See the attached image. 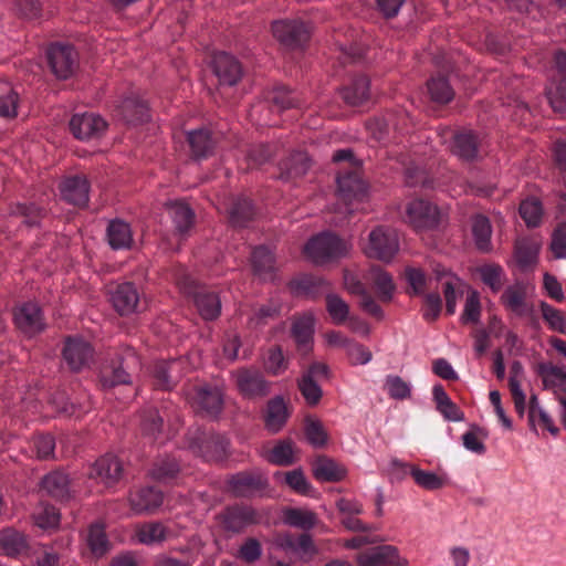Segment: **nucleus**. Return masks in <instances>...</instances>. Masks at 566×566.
<instances>
[{
    "label": "nucleus",
    "instance_id": "nucleus-1",
    "mask_svg": "<svg viewBox=\"0 0 566 566\" xmlns=\"http://www.w3.org/2000/svg\"><path fill=\"white\" fill-rule=\"evenodd\" d=\"M283 523L285 525L304 530L298 536L290 532L277 534L273 544L276 549L284 553H292L303 563H310L317 554L312 535L307 532L316 524V515L312 511H304L296 507L286 509L283 513Z\"/></svg>",
    "mask_w": 566,
    "mask_h": 566
},
{
    "label": "nucleus",
    "instance_id": "nucleus-2",
    "mask_svg": "<svg viewBox=\"0 0 566 566\" xmlns=\"http://www.w3.org/2000/svg\"><path fill=\"white\" fill-rule=\"evenodd\" d=\"M175 281L180 292L192 298L199 315L205 321H214L219 317L221 301L216 292L201 285L184 268L177 269Z\"/></svg>",
    "mask_w": 566,
    "mask_h": 566
},
{
    "label": "nucleus",
    "instance_id": "nucleus-3",
    "mask_svg": "<svg viewBox=\"0 0 566 566\" xmlns=\"http://www.w3.org/2000/svg\"><path fill=\"white\" fill-rule=\"evenodd\" d=\"M305 254L316 264H325L345 256L347 243L333 232L324 231L313 237L304 248Z\"/></svg>",
    "mask_w": 566,
    "mask_h": 566
},
{
    "label": "nucleus",
    "instance_id": "nucleus-4",
    "mask_svg": "<svg viewBox=\"0 0 566 566\" xmlns=\"http://www.w3.org/2000/svg\"><path fill=\"white\" fill-rule=\"evenodd\" d=\"M46 57L52 73L60 80L73 76L80 65L78 53L69 43H52L46 50Z\"/></svg>",
    "mask_w": 566,
    "mask_h": 566
},
{
    "label": "nucleus",
    "instance_id": "nucleus-5",
    "mask_svg": "<svg viewBox=\"0 0 566 566\" xmlns=\"http://www.w3.org/2000/svg\"><path fill=\"white\" fill-rule=\"evenodd\" d=\"M399 250V237L395 229L379 226L368 235L364 251L368 258L389 262Z\"/></svg>",
    "mask_w": 566,
    "mask_h": 566
},
{
    "label": "nucleus",
    "instance_id": "nucleus-6",
    "mask_svg": "<svg viewBox=\"0 0 566 566\" xmlns=\"http://www.w3.org/2000/svg\"><path fill=\"white\" fill-rule=\"evenodd\" d=\"M227 489L237 499H251L269 486V480L261 472L239 471L228 476Z\"/></svg>",
    "mask_w": 566,
    "mask_h": 566
},
{
    "label": "nucleus",
    "instance_id": "nucleus-7",
    "mask_svg": "<svg viewBox=\"0 0 566 566\" xmlns=\"http://www.w3.org/2000/svg\"><path fill=\"white\" fill-rule=\"evenodd\" d=\"M273 36L286 49H301L310 40V27L301 20H279L272 24Z\"/></svg>",
    "mask_w": 566,
    "mask_h": 566
},
{
    "label": "nucleus",
    "instance_id": "nucleus-8",
    "mask_svg": "<svg viewBox=\"0 0 566 566\" xmlns=\"http://www.w3.org/2000/svg\"><path fill=\"white\" fill-rule=\"evenodd\" d=\"M220 523L226 532L238 534L250 525L259 524L260 516L251 505L232 504L220 513Z\"/></svg>",
    "mask_w": 566,
    "mask_h": 566
},
{
    "label": "nucleus",
    "instance_id": "nucleus-9",
    "mask_svg": "<svg viewBox=\"0 0 566 566\" xmlns=\"http://www.w3.org/2000/svg\"><path fill=\"white\" fill-rule=\"evenodd\" d=\"M15 328L27 337H33L42 333L46 323L41 307L33 302H25L13 311Z\"/></svg>",
    "mask_w": 566,
    "mask_h": 566
},
{
    "label": "nucleus",
    "instance_id": "nucleus-10",
    "mask_svg": "<svg viewBox=\"0 0 566 566\" xmlns=\"http://www.w3.org/2000/svg\"><path fill=\"white\" fill-rule=\"evenodd\" d=\"M190 448L206 462H222L228 457L230 441L219 433H208L195 439Z\"/></svg>",
    "mask_w": 566,
    "mask_h": 566
},
{
    "label": "nucleus",
    "instance_id": "nucleus-11",
    "mask_svg": "<svg viewBox=\"0 0 566 566\" xmlns=\"http://www.w3.org/2000/svg\"><path fill=\"white\" fill-rule=\"evenodd\" d=\"M109 301L122 316L137 313L142 307L139 289L133 282L118 283L111 290Z\"/></svg>",
    "mask_w": 566,
    "mask_h": 566
},
{
    "label": "nucleus",
    "instance_id": "nucleus-12",
    "mask_svg": "<svg viewBox=\"0 0 566 566\" xmlns=\"http://www.w3.org/2000/svg\"><path fill=\"white\" fill-rule=\"evenodd\" d=\"M219 140L220 133L207 127H200L187 133L190 156L195 160H203L212 156Z\"/></svg>",
    "mask_w": 566,
    "mask_h": 566
},
{
    "label": "nucleus",
    "instance_id": "nucleus-13",
    "mask_svg": "<svg viewBox=\"0 0 566 566\" xmlns=\"http://www.w3.org/2000/svg\"><path fill=\"white\" fill-rule=\"evenodd\" d=\"M237 387L243 398L255 400L266 397L271 391V384L264 376L250 369H241L237 375Z\"/></svg>",
    "mask_w": 566,
    "mask_h": 566
},
{
    "label": "nucleus",
    "instance_id": "nucleus-14",
    "mask_svg": "<svg viewBox=\"0 0 566 566\" xmlns=\"http://www.w3.org/2000/svg\"><path fill=\"white\" fill-rule=\"evenodd\" d=\"M359 566H403L406 559L401 558L397 547L392 545H379L371 547L356 557Z\"/></svg>",
    "mask_w": 566,
    "mask_h": 566
},
{
    "label": "nucleus",
    "instance_id": "nucleus-15",
    "mask_svg": "<svg viewBox=\"0 0 566 566\" xmlns=\"http://www.w3.org/2000/svg\"><path fill=\"white\" fill-rule=\"evenodd\" d=\"M90 475L106 486L117 484L124 476V463L114 453H105L92 465Z\"/></svg>",
    "mask_w": 566,
    "mask_h": 566
},
{
    "label": "nucleus",
    "instance_id": "nucleus-16",
    "mask_svg": "<svg viewBox=\"0 0 566 566\" xmlns=\"http://www.w3.org/2000/svg\"><path fill=\"white\" fill-rule=\"evenodd\" d=\"M212 70L220 86H234L243 76L241 63L227 52H218L213 55Z\"/></svg>",
    "mask_w": 566,
    "mask_h": 566
},
{
    "label": "nucleus",
    "instance_id": "nucleus-17",
    "mask_svg": "<svg viewBox=\"0 0 566 566\" xmlns=\"http://www.w3.org/2000/svg\"><path fill=\"white\" fill-rule=\"evenodd\" d=\"M106 127V122L94 113L74 114L70 120V130L80 140L98 138Z\"/></svg>",
    "mask_w": 566,
    "mask_h": 566
},
{
    "label": "nucleus",
    "instance_id": "nucleus-18",
    "mask_svg": "<svg viewBox=\"0 0 566 566\" xmlns=\"http://www.w3.org/2000/svg\"><path fill=\"white\" fill-rule=\"evenodd\" d=\"M359 169V166H355L354 170L338 174L337 195L346 205L353 200L361 201L366 195V184L360 177Z\"/></svg>",
    "mask_w": 566,
    "mask_h": 566
},
{
    "label": "nucleus",
    "instance_id": "nucleus-19",
    "mask_svg": "<svg viewBox=\"0 0 566 566\" xmlns=\"http://www.w3.org/2000/svg\"><path fill=\"white\" fill-rule=\"evenodd\" d=\"M407 217L416 230L431 229L439 222L438 208L423 199L413 200L408 205Z\"/></svg>",
    "mask_w": 566,
    "mask_h": 566
},
{
    "label": "nucleus",
    "instance_id": "nucleus-20",
    "mask_svg": "<svg viewBox=\"0 0 566 566\" xmlns=\"http://www.w3.org/2000/svg\"><path fill=\"white\" fill-rule=\"evenodd\" d=\"M291 412L282 395H276L266 402L263 413L264 428L268 432L276 434L286 426Z\"/></svg>",
    "mask_w": 566,
    "mask_h": 566
},
{
    "label": "nucleus",
    "instance_id": "nucleus-21",
    "mask_svg": "<svg viewBox=\"0 0 566 566\" xmlns=\"http://www.w3.org/2000/svg\"><path fill=\"white\" fill-rule=\"evenodd\" d=\"M60 190L63 199L73 206L83 208L88 202L90 182L84 175L65 178L60 185Z\"/></svg>",
    "mask_w": 566,
    "mask_h": 566
},
{
    "label": "nucleus",
    "instance_id": "nucleus-22",
    "mask_svg": "<svg viewBox=\"0 0 566 566\" xmlns=\"http://www.w3.org/2000/svg\"><path fill=\"white\" fill-rule=\"evenodd\" d=\"M71 480L62 470L46 473L40 481V488L52 499L66 502L71 499Z\"/></svg>",
    "mask_w": 566,
    "mask_h": 566
},
{
    "label": "nucleus",
    "instance_id": "nucleus-23",
    "mask_svg": "<svg viewBox=\"0 0 566 566\" xmlns=\"http://www.w3.org/2000/svg\"><path fill=\"white\" fill-rule=\"evenodd\" d=\"M163 492L154 486L142 488L129 496L130 507L136 514L151 513L163 504Z\"/></svg>",
    "mask_w": 566,
    "mask_h": 566
},
{
    "label": "nucleus",
    "instance_id": "nucleus-24",
    "mask_svg": "<svg viewBox=\"0 0 566 566\" xmlns=\"http://www.w3.org/2000/svg\"><path fill=\"white\" fill-rule=\"evenodd\" d=\"M407 117L398 116L395 113H388L382 117H376L367 123V129L378 142H385L389 138L390 129L402 132Z\"/></svg>",
    "mask_w": 566,
    "mask_h": 566
},
{
    "label": "nucleus",
    "instance_id": "nucleus-25",
    "mask_svg": "<svg viewBox=\"0 0 566 566\" xmlns=\"http://www.w3.org/2000/svg\"><path fill=\"white\" fill-rule=\"evenodd\" d=\"M432 400L436 405V410L449 422H461L464 420V412L459 406L452 401L441 384H436L432 387Z\"/></svg>",
    "mask_w": 566,
    "mask_h": 566
},
{
    "label": "nucleus",
    "instance_id": "nucleus-26",
    "mask_svg": "<svg viewBox=\"0 0 566 566\" xmlns=\"http://www.w3.org/2000/svg\"><path fill=\"white\" fill-rule=\"evenodd\" d=\"M480 137L473 130H460L454 134L452 151L464 161H472L479 156Z\"/></svg>",
    "mask_w": 566,
    "mask_h": 566
},
{
    "label": "nucleus",
    "instance_id": "nucleus-27",
    "mask_svg": "<svg viewBox=\"0 0 566 566\" xmlns=\"http://www.w3.org/2000/svg\"><path fill=\"white\" fill-rule=\"evenodd\" d=\"M312 473L321 482H339L346 476L347 471L334 459L322 454L313 461Z\"/></svg>",
    "mask_w": 566,
    "mask_h": 566
},
{
    "label": "nucleus",
    "instance_id": "nucleus-28",
    "mask_svg": "<svg viewBox=\"0 0 566 566\" xmlns=\"http://www.w3.org/2000/svg\"><path fill=\"white\" fill-rule=\"evenodd\" d=\"M86 545L96 559L105 557L113 548V545L105 531V524L94 522L87 528Z\"/></svg>",
    "mask_w": 566,
    "mask_h": 566
},
{
    "label": "nucleus",
    "instance_id": "nucleus-29",
    "mask_svg": "<svg viewBox=\"0 0 566 566\" xmlns=\"http://www.w3.org/2000/svg\"><path fill=\"white\" fill-rule=\"evenodd\" d=\"M167 209L175 226L176 233L180 238L189 235L196 222L193 210L184 201L171 202L168 205Z\"/></svg>",
    "mask_w": 566,
    "mask_h": 566
},
{
    "label": "nucleus",
    "instance_id": "nucleus-30",
    "mask_svg": "<svg viewBox=\"0 0 566 566\" xmlns=\"http://www.w3.org/2000/svg\"><path fill=\"white\" fill-rule=\"evenodd\" d=\"M527 286L524 282H516L503 292L501 300L505 308L517 316H524L530 312L526 301Z\"/></svg>",
    "mask_w": 566,
    "mask_h": 566
},
{
    "label": "nucleus",
    "instance_id": "nucleus-31",
    "mask_svg": "<svg viewBox=\"0 0 566 566\" xmlns=\"http://www.w3.org/2000/svg\"><path fill=\"white\" fill-rule=\"evenodd\" d=\"M310 167V158L304 151H293L280 163L279 177L282 180H294L307 171Z\"/></svg>",
    "mask_w": 566,
    "mask_h": 566
},
{
    "label": "nucleus",
    "instance_id": "nucleus-32",
    "mask_svg": "<svg viewBox=\"0 0 566 566\" xmlns=\"http://www.w3.org/2000/svg\"><path fill=\"white\" fill-rule=\"evenodd\" d=\"M291 335L300 350H310L314 335V318L311 314L295 316L292 322Z\"/></svg>",
    "mask_w": 566,
    "mask_h": 566
},
{
    "label": "nucleus",
    "instance_id": "nucleus-33",
    "mask_svg": "<svg viewBox=\"0 0 566 566\" xmlns=\"http://www.w3.org/2000/svg\"><path fill=\"white\" fill-rule=\"evenodd\" d=\"M119 113L128 124H142L149 119V108L145 101L130 94L119 105Z\"/></svg>",
    "mask_w": 566,
    "mask_h": 566
},
{
    "label": "nucleus",
    "instance_id": "nucleus-34",
    "mask_svg": "<svg viewBox=\"0 0 566 566\" xmlns=\"http://www.w3.org/2000/svg\"><path fill=\"white\" fill-rule=\"evenodd\" d=\"M255 209L250 199L244 196L233 198L228 209V219L232 227L243 228L253 220Z\"/></svg>",
    "mask_w": 566,
    "mask_h": 566
},
{
    "label": "nucleus",
    "instance_id": "nucleus-35",
    "mask_svg": "<svg viewBox=\"0 0 566 566\" xmlns=\"http://www.w3.org/2000/svg\"><path fill=\"white\" fill-rule=\"evenodd\" d=\"M106 239L113 250L130 249L134 239L130 226L120 220H112L106 229Z\"/></svg>",
    "mask_w": 566,
    "mask_h": 566
},
{
    "label": "nucleus",
    "instance_id": "nucleus-36",
    "mask_svg": "<svg viewBox=\"0 0 566 566\" xmlns=\"http://www.w3.org/2000/svg\"><path fill=\"white\" fill-rule=\"evenodd\" d=\"M200 409L211 418H218L223 408V395L217 387L205 386L197 392Z\"/></svg>",
    "mask_w": 566,
    "mask_h": 566
},
{
    "label": "nucleus",
    "instance_id": "nucleus-37",
    "mask_svg": "<svg viewBox=\"0 0 566 566\" xmlns=\"http://www.w3.org/2000/svg\"><path fill=\"white\" fill-rule=\"evenodd\" d=\"M265 460L277 467H290L296 462L294 442L290 438L280 439L265 455Z\"/></svg>",
    "mask_w": 566,
    "mask_h": 566
},
{
    "label": "nucleus",
    "instance_id": "nucleus-38",
    "mask_svg": "<svg viewBox=\"0 0 566 566\" xmlns=\"http://www.w3.org/2000/svg\"><path fill=\"white\" fill-rule=\"evenodd\" d=\"M28 548L27 536L13 527L0 531V549L4 555L14 557Z\"/></svg>",
    "mask_w": 566,
    "mask_h": 566
},
{
    "label": "nucleus",
    "instance_id": "nucleus-39",
    "mask_svg": "<svg viewBox=\"0 0 566 566\" xmlns=\"http://www.w3.org/2000/svg\"><path fill=\"white\" fill-rule=\"evenodd\" d=\"M505 329L504 326L496 316H493L489 321L486 328H479L474 333V348L479 354L486 350L494 339H499L503 336Z\"/></svg>",
    "mask_w": 566,
    "mask_h": 566
},
{
    "label": "nucleus",
    "instance_id": "nucleus-40",
    "mask_svg": "<svg viewBox=\"0 0 566 566\" xmlns=\"http://www.w3.org/2000/svg\"><path fill=\"white\" fill-rule=\"evenodd\" d=\"M9 214L21 218L28 227H36L45 217L46 210L34 202H17L9 206Z\"/></svg>",
    "mask_w": 566,
    "mask_h": 566
},
{
    "label": "nucleus",
    "instance_id": "nucleus-41",
    "mask_svg": "<svg viewBox=\"0 0 566 566\" xmlns=\"http://www.w3.org/2000/svg\"><path fill=\"white\" fill-rule=\"evenodd\" d=\"M327 287L328 284L324 279L313 274L302 275L291 282V289L294 293L311 297H316L324 293L327 291Z\"/></svg>",
    "mask_w": 566,
    "mask_h": 566
},
{
    "label": "nucleus",
    "instance_id": "nucleus-42",
    "mask_svg": "<svg viewBox=\"0 0 566 566\" xmlns=\"http://www.w3.org/2000/svg\"><path fill=\"white\" fill-rule=\"evenodd\" d=\"M98 380L103 389L108 390L122 385H129L132 376L122 366V363L116 365L102 366Z\"/></svg>",
    "mask_w": 566,
    "mask_h": 566
},
{
    "label": "nucleus",
    "instance_id": "nucleus-43",
    "mask_svg": "<svg viewBox=\"0 0 566 566\" xmlns=\"http://www.w3.org/2000/svg\"><path fill=\"white\" fill-rule=\"evenodd\" d=\"M343 99L352 106L363 104L369 97V80L365 75L355 76L342 92Z\"/></svg>",
    "mask_w": 566,
    "mask_h": 566
},
{
    "label": "nucleus",
    "instance_id": "nucleus-44",
    "mask_svg": "<svg viewBox=\"0 0 566 566\" xmlns=\"http://www.w3.org/2000/svg\"><path fill=\"white\" fill-rule=\"evenodd\" d=\"M539 247L530 239L517 240L514 247V258L523 271L532 269L537 263Z\"/></svg>",
    "mask_w": 566,
    "mask_h": 566
},
{
    "label": "nucleus",
    "instance_id": "nucleus-45",
    "mask_svg": "<svg viewBox=\"0 0 566 566\" xmlns=\"http://www.w3.org/2000/svg\"><path fill=\"white\" fill-rule=\"evenodd\" d=\"M536 420H538L551 434H558L559 428L555 426L549 413L541 407L537 396L532 395L528 406V424L530 429L534 432H537Z\"/></svg>",
    "mask_w": 566,
    "mask_h": 566
},
{
    "label": "nucleus",
    "instance_id": "nucleus-46",
    "mask_svg": "<svg viewBox=\"0 0 566 566\" xmlns=\"http://www.w3.org/2000/svg\"><path fill=\"white\" fill-rule=\"evenodd\" d=\"M265 99L271 106L275 107L277 112L292 107H301L297 97L284 85H274L266 92Z\"/></svg>",
    "mask_w": 566,
    "mask_h": 566
},
{
    "label": "nucleus",
    "instance_id": "nucleus-47",
    "mask_svg": "<svg viewBox=\"0 0 566 566\" xmlns=\"http://www.w3.org/2000/svg\"><path fill=\"white\" fill-rule=\"evenodd\" d=\"M430 98L437 104H448L454 97V90L447 76L437 74L427 82Z\"/></svg>",
    "mask_w": 566,
    "mask_h": 566
},
{
    "label": "nucleus",
    "instance_id": "nucleus-48",
    "mask_svg": "<svg viewBox=\"0 0 566 566\" xmlns=\"http://www.w3.org/2000/svg\"><path fill=\"white\" fill-rule=\"evenodd\" d=\"M536 374L542 378L544 389L566 385V366L542 361L536 366Z\"/></svg>",
    "mask_w": 566,
    "mask_h": 566
},
{
    "label": "nucleus",
    "instance_id": "nucleus-49",
    "mask_svg": "<svg viewBox=\"0 0 566 566\" xmlns=\"http://www.w3.org/2000/svg\"><path fill=\"white\" fill-rule=\"evenodd\" d=\"M164 419L158 409L154 407L144 408L140 412V430L145 437L156 440L161 433Z\"/></svg>",
    "mask_w": 566,
    "mask_h": 566
},
{
    "label": "nucleus",
    "instance_id": "nucleus-50",
    "mask_svg": "<svg viewBox=\"0 0 566 566\" xmlns=\"http://www.w3.org/2000/svg\"><path fill=\"white\" fill-rule=\"evenodd\" d=\"M304 436L306 442L314 449L324 448L328 442V434L321 420L306 417L304 421Z\"/></svg>",
    "mask_w": 566,
    "mask_h": 566
},
{
    "label": "nucleus",
    "instance_id": "nucleus-51",
    "mask_svg": "<svg viewBox=\"0 0 566 566\" xmlns=\"http://www.w3.org/2000/svg\"><path fill=\"white\" fill-rule=\"evenodd\" d=\"M369 281L382 302H389L391 300L395 285L392 277L387 272L375 266L369 272Z\"/></svg>",
    "mask_w": 566,
    "mask_h": 566
},
{
    "label": "nucleus",
    "instance_id": "nucleus-52",
    "mask_svg": "<svg viewBox=\"0 0 566 566\" xmlns=\"http://www.w3.org/2000/svg\"><path fill=\"white\" fill-rule=\"evenodd\" d=\"M472 233L478 250L481 252H489L491 250L492 235L490 220L482 214L475 216L472 221Z\"/></svg>",
    "mask_w": 566,
    "mask_h": 566
},
{
    "label": "nucleus",
    "instance_id": "nucleus-53",
    "mask_svg": "<svg viewBox=\"0 0 566 566\" xmlns=\"http://www.w3.org/2000/svg\"><path fill=\"white\" fill-rule=\"evenodd\" d=\"M179 472V462L174 458H165L154 463L150 470V476L157 482L168 483L176 479Z\"/></svg>",
    "mask_w": 566,
    "mask_h": 566
},
{
    "label": "nucleus",
    "instance_id": "nucleus-54",
    "mask_svg": "<svg viewBox=\"0 0 566 566\" xmlns=\"http://www.w3.org/2000/svg\"><path fill=\"white\" fill-rule=\"evenodd\" d=\"M251 262L254 273L259 276H266L274 270V256L266 247L254 248L251 253Z\"/></svg>",
    "mask_w": 566,
    "mask_h": 566
},
{
    "label": "nucleus",
    "instance_id": "nucleus-55",
    "mask_svg": "<svg viewBox=\"0 0 566 566\" xmlns=\"http://www.w3.org/2000/svg\"><path fill=\"white\" fill-rule=\"evenodd\" d=\"M169 534V530L160 522L146 524L138 532V541L145 545H155L164 543Z\"/></svg>",
    "mask_w": 566,
    "mask_h": 566
},
{
    "label": "nucleus",
    "instance_id": "nucleus-56",
    "mask_svg": "<svg viewBox=\"0 0 566 566\" xmlns=\"http://www.w3.org/2000/svg\"><path fill=\"white\" fill-rule=\"evenodd\" d=\"M281 306L276 302H269L255 308L249 318V325L253 328H259L266 325L269 322L279 317Z\"/></svg>",
    "mask_w": 566,
    "mask_h": 566
},
{
    "label": "nucleus",
    "instance_id": "nucleus-57",
    "mask_svg": "<svg viewBox=\"0 0 566 566\" xmlns=\"http://www.w3.org/2000/svg\"><path fill=\"white\" fill-rule=\"evenodd\" d=\"M518 212L530 228L537 227L542 221L543 208L541 201L536 198L523 200L520 205Z\"/></svg>",
    "mask_w": 566,
    "mask_h": 566
},
{
    "label": "nucleus",
    "instance_id": "nucleus-58",
    "mask_svg": "<svg viewBox=\"0 0 566 566\" xmlns=\"http://www.w3.org/2000/svg\"><path fill=\"white\" fill-rule=\"evenodd\" d=\"M541 314L549 329L566 334V318L563 311L549 305L546 302H541Z\"/></svg>",
    "mask_w": 566,
    "mask_h": 566
},
{
    "label": "nucleus",
    "instance_id": "nucleus-59",
    "mask_svg": "<svg viewBox=\"0 0 566 566\" xmlns=\"http://www.w3.org/2000/svg\"><path fill=\"white\" fill-rule=\"evenodd\" d=\"M390 398L405 400L411 397V385L398 375H387L384 384Z\"/></svg>",
    "mask_w": 566,
    "mask_h": 566
},
{
    "label": "nucleus",
    "instance_id": "nucleus-60",
    "mask_svg": "<svg viewBox=\"0 0 566 566\" xmlns=\"http://www.w3.org/2000/svg\"><path fill=\"white\" fill-rule=\"evenodd\" d=\"M410 475L420 488L428 491H436L444 485L443 480L433 471H426L418 467L410 469Z\"/></svg>",
    "mask_w": 566,
    "mask_h": 566
},
{
    "label": "nucleus",
    "instance_id": "nucleus-61",
    "mask_svg": "<svg viewBox=\"0 0 566 566\" xmlns=\"http://www.w3.org/2000/svg\"><path fill=\"white\" fill-rule=\"evenodd\" d=\"M482 282L493 292H499L504 283L505 273L502 266L497 264H485L479 270Z\"/></svg>",
    "mask_w": 566,
    "mask_h": 566
},
{
    "label": "nucleus",
    "instance_id": "nucleus-62",
    "mask_svg": "<svg viewBox=\"0 0 566 566\" xmlns=\"http://www.w3.org/2000/svg\"><path fill=\"white\" fill-rule=\"evenodd\" d=\"M284 482L291 490L301 495H311L314 490L301 468L286 472Z\"/></svg>",
    "mask_w": 566,
    "mask_h": 566
},
{
    "label": "nucleus",
    "instance_id": "nucleus-63",
    "mask_svg": "<svg viewBox=\"0 0 566 566\" xmlns=\"http://www.w3.org/2000/svg\"><path fill=\"white\" fill-rule=\"evenodd\" d=\"M51 405L54 407V409L61 413L65 415L67 417H80L82 413L85 412V410L82 409L81 405L74 403L70 401L69 397L65 395V392L59 391L55 392L51 397Z\"/></svg>",
    "mask_w": 566,
    "mask_h": 566
},
{
    "label": "nucleus",
    "instance_id": "nucleus-64",
    "mask_svg": "<svg viewBox=\"0 0 566 566\" xmlns=\"http://www.w3.org/2000/svg\"><path fill=\"white\" fill-rule=\"evenodd\" d=\"M297 386L308 406L314 407L321 401L323 396L321 384L311 380L310 377L301 376Z\"/></svg>",
    "mask_w": 566,
    "mask_h": 566
}]
</instances>
